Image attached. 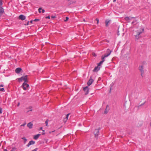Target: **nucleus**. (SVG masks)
I'll return each instance as SVG.
<instances>
[{
  "label": "nucleus",
  "instance_id": "obj_29",
  "mask_svg": "<svg viewBox=\"0 0 151 151\" xmlns=\"http://www.w3.org/2000/svg\"><path fill=\"white\" fill-rule=\"evenodd\" d=\"M2 113V109L1 108H0V114Z\"/></svg>",
  "mask_w": 151,
  "mask_h": 151
},
{
  "label": "nucleus",
  "instance_id": "obj_48",
  "mask_svg": "<svg viewBox=\"0 0 151 151\" xmlns=\"http://www.w3.org/2000/svg\"><path fill=\"white\" fill-rule=\"evenodd\" d=\"M32 111V109H31V110H29L30 111Z\"/></svg>",
  "mask_w": 151,
  "mask_h": 151
},
{
  "label": "nucleus",
  "instance_id": "obj_28",
  "mask_svg": "<svg viewBox=\"0 0 151 151\" xmlns=\"http://www.w3.org/2000/svg\"><path fill=\"white\" fill-rule=\"evenodd\" d=\"M2 0H0V6L2 5Z\"/></svg>",
  "mask_w": 151,
  "mask_h": 151
},
{
  "label": "nucleus",
  "instance_id": "obj_5",
  "mask_svg": "<svg viewBox=\"0 0 151 151\" xmlns=\"http://www.w3.org/2000/svg\"><path fill=\"white\" fill-rule=\"evenodd\" d=\"M22 86L23 87V89L24 90H26L28 89L29 86V84L27 83L24 82L23 83Z\"/></svg>",
  "mask_w": 151,
  "mask_h": 151
},
{
  "label": "nucleus",
  "instance_id": "obj_9",
  "mask_svg": "<svg viewBox=\"0 0 151 151\" xmlns=\"http://www.w3.org/2000/svg\"><path fill=\"white\" fill-rule=\"evenodd\" d=\"M99 132V129H96L95 130L94 133L95 137H97L98 136Z\"/></svg>",
  "mask_w": 151,
  "mask_h": 151
},
{
  "label": "nucleus",
  "instance_id": "obj_49",
  "mask_svg": "<svg viewBox=\"0 0 151 151\" xmlns=\"http://www.w3.org/2000/svg\"><path fill=\"white\" fill-rule=\"evenodd\" d=\"M83 20V21H84V22H85V19H84Z\"/></svg>",
  "mask_w": 151,
  "mask_h": 151
},
{
  "label": "nucleus",
  "instance_id": "obj_41",
  "mask_svg": "<svg viewBox=\"0 0 151 151\" xmlns=\"http://www.w3.org/2000/svg\"><path fill=\"white\" fill-rule=\"evenodd\" d=\"M93 55L94 56H96V55H95V53H93Z\"/></svg>",
  "mask_w": 151,
  "mask_h": 151
},
{
  "label": "nucleus",
  "instance_id": "obj_7",
  "mask_svg": "<svg viewBox=\"0 0 151 151\" xmlns=\"http://www.w3.org/2000/svg\"><path fill=\"white\" fill-rule=\"evenodd\" d=\"M134 18V17H126L124 19L126 21L130 22V20Z\"/></svg>",
  "mask_w": 151,
  "mask_h": 151
},
{
  "label": "nucleus",
  "instance_id": "obj_30",
  "mask_svg": "<svg viewBox=\"0 0 151 151\" xmlns=\"http://www.w3.org/2000/svg\"><path fill=\"white\" fill-rule=\"evenodd\" d=\"M96 21H97V24H98V23H99V19H96Z\"/></svg>",
  "mask_w": 151,
  "mask_h": 151
},
{
  "label": "nucleus",
  "instance_id": "obj_31",
  "mask_svg": "<svg viewBox=\"0 0 151 151\" xmlns=\"http://www.w3.org/2000/svg\"><path fill=\"white\" fill-rule=\"evenodd\" d=\"M26 124V123H25L24 124L21 125V126H25Z\"/></svg>",
  "mask_w": 151,
  "mask_h": 151
},
{
  "label": "nucleus",
  "instance_id": "obj_27",
  "mask_svg": "<svg viewBox=\"0 0 151 151\" xmlns=\"http://www.w3.org/2000/svg\"><path fill=\"white\" fill-rule=\"evenodd\" d=\"M4 88H0V91H4Z\"/></svg>",
  "mask_w": 151,
  "mask_h": 151
},
{
  "label": "nucleus",
  "instance_id": "obj_42",
  "mask_svg": "<svg viewBox=\"0 0 151 151\" xmlns=\"http://www.w3.org/2000/svg\"><path fill=\"white\" fill-rule=\"evenodd\" d=\"M45 134V132H43L42 133V135H44Z\"/></svg>",
  "mask_w": 151,
  "mask_h": 151
},
{
  "label": "nucleus",
  "instance_id": "obj_13",
  "mask_svg": "<svg viewBox=\"0 0 151 151\" xmlns=\"http://www.w3.org/2000/svg\"><path fill=\"white\" fill-rule=\"evenodd\" d=\"M98 66L95 67L93 70V71L94 72H97L100 69V68H99Z\"/></svg>",
  "mask_w": 151,
  "mask_h": 151
},
{
  "label": "nucleus",
  "instance_id": "obj_10",
  "mask_svg": "<svg viewBox=\"0 0 151 151\" xmlns=\"http://www.w3.org/2000/svg\"><path fill=\"white\" fill-rule=\"evenodd\" d=\"M143 67L142 66H141L139 67V70L140 71L141 75L144 73Z\"/></svg>",
  "mask_w": 151,
  "mask_h": 151
},
{
  "label": "nucleus",
  "instance_id": "obj_18",
  "mask_svg": "<svg viewBox=\"0 0 151 151\" xmlns=\"http://www.w3.org/2000/svg\"><path fill=\"white\" fill-rule=\"evenodd\" d=\"M40 134H38L34 136V138L35 139H37L40 135Z\"/></svg>",
  "mask_w": 151,
  "mask_h": 151
},
{
  "label": "nucleus",
  "instance_id": "obj_22",
  "mask_svg": "<svg viewBox=\"0 0 151 151\" xmlns=\"http://www.w3.org/2000/svg\"><path fill=\"white\" fill-rule=\"evenodd\" d=\"M48 119H47L46 121H45V123L46 124V126H48Z\"/></svg>",
  "mask_w": 151,
  "mask_h": 151
},
{
  "label": "nucleus",
  "instance_id": "obj_40",
  "mask_svg": "<svg viewBox=\"0 0 151 151\" xmlns=\"http://www.w3.org/2000/svg\"><path fill=\"white\" fill-rule=\"evenodd\" d=\"M33 22V21L32 20H31L30 21V23H32V22Z\"/></svg>",
  "mask_w": 151,
  "mask_h": 151
},
{
  "label": "nucleus",
  "instance_id": "obj_33",
  "mask_svg": "<svg viewBox=\"0 0 151 151\" xmlns=\"http://www.w3.org/2000/svg\"><path fill=\"white\" fill-rule=\"evenodd\" d=\"M55 131V130H54V131H52V132L49 131V134H51V133H52V132H54Z\"/></svg>",
  "mask_w": 151,
  "mask_h": 151
},
{
  "label": "nucleus",
  "instance_id": "obj_34",
  "mask_svg": "<svg viewBox=\"0 0 151 151\" xmlns=\"http://www.w3.org/2000/svg\"><path fill=\"white\" fill-rule=\"evenodd\" d=\"M37 148H36L33 150L32 151H37Z\"/></svg>",
  "mask_w": 151,
  "mask_h": 151
},
{
  "label": "nucleus",
  "instance_id": "obj_37",
  "mask_svg": "<svg viewBox=\"0 0 151 151\" xmlns=\"http://www.w3.org/2000/svg\"><path fill=\"white\" fill-rule=\"evenodd\" d=\"M3 86H4V85H0V87H3Z\"/></svg>",
  "mask_w": 151,
  "mask_h": 151
},
{
  "label": "nucleus",
  "instance_id": "obj_11",
  "mask_svg": "<svg viewBox=\"0 0 151 151\" xmlns=\"http://www.w3.org/2000/svg\"><path fill=\"white\" fill-rule=\"evenodd\" d=\"M19 19L22 20H24L26 19V17L23 15H20L19 16Z\"/></svg>",
  "mask_w": 151,
  "mask_h": 151
},
{
  "label": "nucleus",
  "instance_id": "obj_45",
  "mask_svg": "<svg viewBox=\"0 0 151 151\" xmlns=\"http://www.w3.org/2000/svg\"><path fill=\"white\" fill-rule=\"evenodd\" d=\"M134 23V22L133 21L132 22V24H133Z\"/></svg>",
  "mask_w": 151,
  "mask_h": 151
},
{
  "label": "nucleus",
  "instance_id": "obj_6",
  "mask_svg": "<svg viewBox=\"0 0 151 151\" xmlns=\"http://www.w3.org/2000/svg\"><path fill=\"white\" fill-rule=\"evenodd\" d=\"M89 88L88 86H86L83 88V90L85 92V94H87L89 92Z\"/></svg>",
  "mask_w": 151,
  "mask_h": 151
},
{
  "label": "nucleus",
  "instance_id": "obj_35",
  "mask_svg": "<svg viewBox=\"0 0 151 151\" xmlns=\"http://www.w3.org/2000/svg\"><path fill=\"white\" fill-rule=\"evenodd\" d=\"M45 18H48L49 19H50V16H48L47 17H46Z\"/></svg>",
  "mask_w": 151,
  "mask_h": 151
},
{
  "label": "nucleus",
  "instance_id": "obj_47",
  "mask_svg": "<svg viewBox=\"0 0 151 151\" xmlns=\"http://www.w3.org/2000/svg\"><path fill=\"white\" fill-rule=\"evenodd\" d=\"M29 108H31V109H32V107H31V106H30L29 107Z\"/></svg>",
  "mask_w": 151,
  "mask_h": 151
},
{
  "label": "nucleus",
  "instance_id": "obj_15",
  "mask_svg": "<svg viewBox=\"0 0 151 151\" xmlns=\"http://www.w3.org/2000/svg\"><path fill=\"white\" fill-rule=\"evenodd\" d=\"M22 70V69L19 68L16 69L15 72L17 73H19Z\"/></svg>",
  "mask_w": 151,
  "mask_h": 151
},
{
  "label": "nucleus",
  "instance_id": "obj_39",
  "mask_svg": "<svg viewBox=\"0 0 151 151\" xmlns=\"http://www.w3.org/2000/svg\"><path fill=\"white\" fill-rule=\"evenodd\" d=\"M19 104H20V103H18V104H17V106H19Z\"/></svg>",
  "mask_w": 151,
  "mask_h": 151
},
{
  "label": "nucleus",
  "instance_id": "obj_1",
  "mask_svg": "<svg viewBox=\"0 0 151 151\" xmlns=\"http://www.w3.org/2000/svg\"><path fill=\"white\" fill-rule=\"evenodd\" d=\"M135 32L134 36L136 39L138 40L140 37V35L144 32V28L143 27L140 28L136 31Z\"/></svg>",
  "mask_w": 151,
  "mask_h": 151
},
{
  "label": "nucleus",
  "instance_id": "obj_2",
  "mask_svg": "<svg viewBox=\"0 0 151 151\" xmlns=\"http://www.w3.org/2000/svg\"><path fill=\"white\" fill-rule=\"evenodd\" d=\"M107 53V54H105L104 56H102V60L98 64V66H100L103 63V62L104 61V59L105 58L107 57L108 56H109V55H110L111 54V51L109 49H108L106 52Z\"/></svg>",
  "mask_w": 151,
  "mask_h": 151
},
{
  "label": "nucleus",
  "instance_id": "obj_32",
  "mask_svg": "<svg viewBox=\"0 0 151 151\" xmlns=\"http://www.w3.org/2000/svg\"><path fill=\"white\" fill-rule=\"evenodd\" d=\"M55 17H56L55 16H51V18H55Z\"/></svg>",
  "mask_w": 151,
  "mask_h": 151
},
{
  "label": "nucleus",
  "instance_id": "obj_21",
  "mask_svg": "<svg viewBox=\"0 0 151 151\" xmlns=\"http://www.w3.org/2000/svg\"><path fill=\"white\" fill-rule=\"evenodd\" d=\"M22 139H23L24 140V143L25 144L27 141V139L25 137H23L22 138Z\"/></svg>",
  "mask_w": 151,
  "mask_h": 151
},
{
  "label": "nucleus",
  "instance_id": "obj_26",
  "mask_svg": "<svg viewBox=\"0 0 151 151\" xmlns=\"http://www.w3.org/2000/svg\"><path fill=\"white\" fill-rule=\"evenodd\" d=\"M39 20H40V19H35L34 20V21H35V22H37V21H39Z\"/></svg>",
  "mask_w": 151,
  "mask_h": 151
},
{
  "label": "nucleus",
  "instance_id": "obj_51",
  "mask_svg": "<svg viewBox=\"0 0 151 151\" xmlns=\"http://www.w3.org/2000/svg\"><path fill=\"white\" fill-rule=\"evenodd\" d=\"M150 126H151V123H150Z\"/></svg>",
  "mask_w": 151,
  "mask_h": 151
},
{
  "label": "nucleus",
  "instance_id": "obj_17",
  "mask_svg": "<svg viewBox=\"0 0 151 151\" xmlns=\"http://www.w3.org/2000/svg\"><path fill=\"white\" fill-rule=\"evenodd\" d=\"M39 12L40 13L41 12V11L42 13H44L45 12V10L43 9H42L41 8H40L38 9Z\"/></svg>",
  "mask_w": 151,
  "mask_h": 151
},
{
  "label": "nucleus",
  "instance_id": "obj_4",
  "mask_svg": "<svg viewBox=\"0 0 151 151\" xmlns=\"http://www.w3.org/2000/svg\"><path fill=\"white\" fill-rule=\"evenodd\" d=\"M27 76L26 75L25 76H23L21 78H18V80L19 82L22 81H24V82L26 83L28 82V80L27 79Z\"/></svg>",
  "mask_w": 151,
  "mask_h": 151
},
{
  "label": "nucleus",
  "instance_id": "obj_44",
  "mask_svg": "<svg viewBox=\"0 0 151 151\" xmlns=\"http://www.w3.org/2000/svg\"><path fill=\"white\" fill-rule=\"evenodd\" d=\"M116 0H113V2H115Z\"/></svg>",
  "mask_w": 151,
  "mask_h": 151
},
{
  "label": "nucleus",
  "instance_id": "obj_20",
  "mask_svg": "<svg viewBox=\"0 0 151 151\" xmlns=\"http://www.w3.org/2000/svg\"><path fill=\"white\" fill-rule=\"evenodd\" d=\"M109 22V21L108 20H106V25L107 26L108 25V24Z\"/></svg>",
  "mask_w": 151,
  "mask_h": 151
},
{
  "label": "nucleus",
  "instance_id": "obj_25",
  "mask_svg": "<svg viewBox=\"0 0 151 151\" xmlns=\"http://www.w3.org/2000/svg\"><path fill=\"white\" fill-rule=\"evenodd\" d=\"M68 19H69L68 17H66V19H65V20H64V21H65V22H66V21H67L68 20Z\"/></svg>",
  "mask_w": 151,
  "mask_h": 151
},
{
  "label": "nucleus",
  "instance_id": "obj_12",
  "mask_svg": "<svg viewBox=\"0 0 151 151\" xmlns=\"http://www.w3.org/2000/svg\"><path fill=\"white\" fill-rule=\"evenodd\" d=\"M35 143V142L33 141H30L28 144L27 145V146L29 147L30 145H33Z\"/></svg>",
  "mask_w": 151,
  "mask_h": 151
},
{
  "label": "nucleus",
  "instance_id": "obj_43",
  "mask_svg": "<svg viewBox=\"0 0 151 151\" xmlns=\"http://www.w3.org/2000/svg\"><path fill=\"white\" fill-rule=\"evenodd\" d=\"M4 151H7L6 149H4Z\"/></svg>",
  "mask_w": 151,
  "mask_h": 151
},
{
  "label": "nucleus",
  "instance_id": "obj_14",
  "mask_svg": "<svg viewBox=\"0 0 151 151\" xmlns=\"http://www.w3.org/2000/svg\"><path fill=\"white\" fill-rule=\"evenodd\" d=\"M27 126L29 129H31L32 127L33 124L31 122H29L27 124Z\"/></svg>",
  "mask_w": 151,
  "mask_h": 151
},
{
  "label": "nucleus",
  "instance_id": "obj_24",
  "mask_svg": "<svg viewBox=\"0 0 151 151\" xmlns=\"http://www.w3.org/2000/svg\"><path fill=\"white\" fill-rule=\"evenodd\" d=\"M70 115V114H68L66 115V117L65 118L68 119V116H69V115Z\"/></svg>",
  "mask_w": 151,
  "mask_h": 151
},
{
  "label": "nucleus",
  "instance_id": "obj_3",
  "mask_svg": "<svg viewBox=\"0 0 151 151\" xmlns=\"http://www.w3.org/2000/svg\"><path fill=\"white\" fill-rule=\"evenodd\" d=\"M107 53V54H105L104 56H102V60L98 64V66H100L103 63V62L104 61V59L105 58L107 57L108 56H109V55H110L111 54V51L109 49H108L106 52Z\"/></svg>",
  "mask_w": 151,
  "mask_h": 151
},
{
  "label": "nucleus",
  "instance_id": "obj_38",
  "mask_svg": "<svg viewBox=\"0 0 151 151\" xmlns=\"http://www.w3.org/2000/svg\"><path fill=\"white\" fill-rule=\"evenodd\" d=\"M42 127H40V129H39V130H42Z\"/></svg>",
  "mask_w": 151,
  "mask_h": 151
},
{
  "label": "nucleus",
  "instance_id": "obj_16",
  "mask_svg": "<svg viewBox=\"0 0 151 151\" xmlns=\"http://www.w3.org/2000/svg\"><path fill=\"white\" fill-rule=\"evenodd\" d=\"M145 101L144 100H143L142 101H141L140 102V103H139V106H142L144 105L145 104Z\"/></svg>",
  "mask_w": 151,
  "mask_h": 151
},
{
  "label": "nucleus",
  "instance_id": "obj_23",
  "mask_svg": "<svg viewBox=\"0 0 151 151\" xmlns=\"http://www.w3.org/2000/svg\"><path fill=\"white\" fill-rule=\"evenodd\" d=\"M68 119H66L65 118L63 119V121L64 122H66L67 121Z\"/></svg>",
  "mask_w": 151,
  "mask_h": 151
},
{
  "label": "nucleus",
  "instance_id": "obj_46",
  "mask_svg": "<svg viewBox=\"0 0 151 151\" xmlns=\"http://www.w3.org/2000/svg\"><path fill=\"white\" fill-rule=\"evenodd\" d=\"M29 22H27V25H28V24Z\"/></svg>",
  "mask_w": 151,
  "mask_h": 151
},
{
  "label": "nucleus",
  "instance_id": "obj_19",
  "mask_svg": "<svg viewBox=\"0 0 151 151\" xmlns=\"http://www.w3.org/2000/svg\"><path fill=\"white\" fill-rule=\"evenodd\" d=\"M4 12L3 8L1 6H0V14H2Z\"/></svg>",
  "mask_w": 151,
  "mask_h": 151
},
{
  "label": "nucleus",
  "instance_id": "obj_36",
  "mask_svg": "<svg viewBox=\"0 0 151 151\" xmlns=\"http://www.w3.org/2000/svg\"><path fill=\"white\" fill-rule=\"evenodd\" d=\"M15 148H13L10 151H14Z\"/></svg>",
  "mask_w": 151,
  "mask_h": 151
},
{
  "label": "nucleus",
  "instance_id": "obj_8",
  "mask_svg": "<svg viewBox=\"0 0 151 151\" xmlns=\"http://www.w3.org/2000/svg\"><path fill=\"white\" fill-rule=\"evenodd\" d=\"M93 80L92 78L91 77L87 83V84L88 86H90L93 83Z\"/></svg>",
  "mask_w": 151,
  "mask_h": 151
},
{
  "label": "nucleus",
  "instance_id": "obj_50",
  "mask_svg": "<svg viewBox=\"0 0 151 151\" xmlns=\"http://www.w3.org/2000/svg\"><path fill=\"white\" fill-rule=\"evenodd\" d=\"M42 131L43 132H44L45 131V130H42Z\"/></svg>",
  "mask_w": 151,
  "mask_h": 151
}]
</instances>
